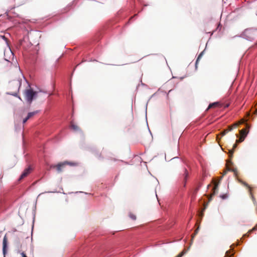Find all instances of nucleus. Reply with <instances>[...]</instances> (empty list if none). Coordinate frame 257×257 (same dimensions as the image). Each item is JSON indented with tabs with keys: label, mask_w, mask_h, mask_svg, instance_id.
<instances>
[{
	"label": "nucleus",
	"mask_w": 257,
	"mask_h": 257,
	"mask_svg": "<svg viewBox=\"0 0 257 257\" xmlns=\"http://www.w3.org/2000/svg\"><path fill=\"white\" fill-rule=\"evenodd\" d=\"M37 92L34 91L32 89H27L25 90L24 95L27 101L31 103L33 98L36 96Z\"/></svg>",
	"instance_id": "nucleus-1"
},
{
	"label": "nucleus",
	"mask_w": 257,
	"mask_h": 257,
	"mask_svg": "<svg viewBox=\"0 0 257 257\" xmlns=\"http://www.w3.org/2000/svg\"><path fill=\"white\" fill-rule=\"evenodd\" d=\"M66 165H69L70 166H75L76 165V164L75 163L65 161L63 163H60L56 165H54L52 167L56 168L58 172L60 173L62 172V168L64 167Z\"/></svg>",
	"instance_id": "nucleus-2"
},
{
	"label": "nucleus",
	"mask_w": 257,
	"mask_h": 257,
	"mask_svg": "<svg viewBox=\"0 0 257 257\" xmlns=\"http://www.w3.org/2000/svg\"><path fill=\"white\" fill-rule=\"evenodd\" d=\"M223 176L222 175V176L220 177L219 179L217 182L214 183V187L212 189V192L211 194L210 197L208 198L209 201H210L212 199V197L215 195L216 193L218 192V186L220 183V181L222 180Z\"/></svg>",
	"instance_id": "nucleus-3"
},
{
	"label": "nucleus",
	"mask_w": 257,
	"mask_h": 257,
	"mask_svg": "<svg viewBox=\"0 0 257 257\" xmlns=\"http://www.w3.org/2000/svg\"><path fill=\"white\" fill-rule=\"evenodd\" d=\"M12 85L15 86V90L14 92H10L9 93L11 94V95H13L14 96H16L17 94V92H18V91L19 89V87H20V83L18 81H15V82H14L12 84Z\"/></svg>",
	"instance_id": "nucleus-4"
},
{
	"label": "nucleus",
	"mask_w": 257,
	"mask_h": 257,
	"mask_svg": "<svg viewBox=\"0 0 257 257\" xmlns=\"http://www.w3.org/2000/svg\"><path fill=\"white\" fill-rule=\"evenodd\" d=\"M31 170L32 169L30 167L25 169L23 173L21 174L19 178V180H22L23 179L27 177L30 173Z\"/></svg>",
	"instance_id": "nucleus-5"
},
{
	"label": "nucleus",
	"mask_w": 257,
	"mask_h": 257,
	"mask_svg": "<svg viewBox=\"0 0 257 257\" xmlns=\"http://www.w3.org/2000/svg\"><path fill=\"white\" fill-rule=\"evenodd\" d=\"M7 243H8V238H7V235H5L3 238V253L4 255L6 253Z\"/></svg>",
	"instance_id": "nucleus-6"
},
{
	"label": "nucleus",
	"mask_w": 257,
	"mask_h": 257,
	"mask_svg": "<svg viewBox=\"0 0 257 257\" xmlns=\"http://www.w3.org/2000/svg\"><path fill=\"white\" fill-rule=\"evenodd\" d=\"M182 176L183 177V182L184 184V186H185L187 180L189 177V172L188 170L185 168L183 170V173L182 174Z\"/></svg>",
	"instance_id": "nucleus-7"
},
{
	"label": "nucleus",
	"mask_w": 257,
	"mask_h": 257,
	"mask_svg": "<svg viewBox=\"0 0 257 257\" xmlns=\"http://www.w3.org/2000/svg\"><path fill=\"white\" fill-rule=\"evenodd\" d=\"M37 111L29 112L27 116L25 119H24L23 123H25L29 119H30V118L34 116L36 114H37Z\"/></svg>",
	"instance_id": "nucleus-8"
},
{
	"label": "nucleus",
	"mask_w": 257,
	"mask_h": 257,
	"mask_svg": "<svg viewBox=\"0 0 257 257\" xmlns=\"http://www.w3.org/2000/svg\"><path fill=\"white\" fill-rule=\"evenodd\" d=\"M221 106V104L218 102H214V103H210L208 108H207L206 110H208L209 109L211 108H213V107H220Z\"/></svg>",
	"instance_id": "nucleus-9"
},
{
	"label": "nucleus",
	"mask_w": 257,
	"mask_h": 257,
	"mask_svg": "<svg viewBox=\"0 0 257 257\" xmlns=\"http://www.w3.org/2000/svg\"><path fill=\"white\" fill-rule=\"evenodd\" d=\"M241 182L242 183V184L244 186H245V187H247L249 189V193H250V195L251 196V199H252L253 201H255V198H254V197L252 195L250 187L246 183H245L244 182L241 181Z\"/></svg>",
	"instance_id": "nucleus-10"
},
{
	"label": "nucleus",
	"mask_w": 257,
	"mask_h": 257,
	"mask_svg": "<svg viewBox=\"0 0 257 257\" xmlns=\"http://www.w3.org/2000/svg\"><path fill=\"white\" fill-rule=\"evenodd\" d=\"M70 127L74 131L77 132L81 131L80 127L76 124H74L72 121L71 122Z\"/></svg>",
	"instance_id": "nucleus-11"
},
{
	"label": "nucleus",
	"mask_w": 257,
	"mask_h": 257,
	"mask_svg": "<svg viewBox=\"0 0 257 257\" xmlns=\"http://www.w3.org/2000/svg\"><path fill=\"white\" fill-rule=\"evenodd\" d=\"M237 143H236L235 144H233L232 149L230 150L229 151V157H230V158H231V157H232V155H233V152H234V149L237 147Z\"/></svg>",
	"instance_id": "nucleus-12"
},
{
	"label": "nucleus",
	"mask_w": 257,
	"mask_h": 257,
	"mask_svg": "<svg viewBox=\"0 0 257 257\" xmlns=\"http://www.w3.org/2000/svg\"><path fill=\"white\" fill-rule=\"evenodd\" d=\"M244 119L240 120L239 122H235L233 123L232 125H231V126H233V129L234 128L237 127V126L239 125V124H241L244 122Z\"/></svg>",
	"instance_id": "nucleus-13"
},
{
	"label": "nucleus",
	"mask_w": 257,
	"mask_h": 257,
	"mask_svg": "<svg viewBox=\"0 0 257 257\" xmlns=\"http://www.w3.org/2000/svg\"><path fill=\"white\" fill-rule=\"evenodd\" d=\"M203 54V52H201L199 55H198V57H197V59L196 61V63H195V66H196V68H197V64L200 60V59L201 58V57H202V55Z\"/></svg>",
	"instance_id": "nucleus-14"
},
{
	"label": "nucleus",
	"mask_w": 257,
	"mask_h": 257,
	"mask_svg": "<svg viewBox=\"0 0 257 257\" xmlns=\"http://www.w3.org/2000/svg\"><path fill=\"white\" fill-rule=\"evenodd\" d=\"M241 136L246 137L247 134L245 129H242L239 131Z\"/></svg>",
	"instance_id": "nucleus-15"
},
{
	"label": "nucleus",
	"mask_w": 257,
	"mask_h": 257,
	"mask_svg": "<svg viewBox=\"0 0 257 257\" xmlns=\"http://www.w3.org/2000/svg\"><path fill=\"white\" fill-rule=\"evenodd\" d=\"M228 170L229 171H232L234 173V174L235 176H237V170L236 168H230L229 167H228Z\"/></svg>",
	"instance_id": "nucleus-16"
},
{
	"label": "nucleus",
	"mask_w": 257,
	"mask_h": 257,
	"mask_svg": "<svg viewBox=\"0 0 257 257\" xmlns=\"http://www.w3.org/2000/svg\"><path fill=\"white\" fill-rule=\"evenodd\" d=\"M187 250L184 249L179 254H178L175 257H182L184 254L186 253Z\"/></svg>",
	"instance_id": "nucleus-17"
},
{
	"label": "nucleus",
	"mask_w": 257,
	"mask_h": 257,
	"mask_svg": "<svg viewBox=\"0 0 257 257\" xmlns=\"http://www.w3.org/2000/svg\"><path fill=\"white\" fill-rule=\"evenodd\" d=\"M245 138V137L240 136L239 139L236 140V143H239L243 142L244 141Z\"/></svg>",
	"instance_id": "nucleus-18"
},
{
	"label": "nucleus",
	"mask_w": 257,
	"mask_h": 257,
	"mask_svg": "<svg viewBox=\"0 0 257 257\" xmlns=\"http://www.w3.org/2000/svg\"><path fill=\"white\" fill-rule=\"evenodd\" d=\"M198 230H199V227H198V228L196 229V230L194 231V233L192 235V236H191V237H192L191 240H193V239L195 237V236L198 233Z\"/></svg>",
	"instance_id": "nucleus-19"
},
{
	"label": "nucleus",
	"mask_w": 257,
	"mask_h": 257,
	"mask_svg": "<svg viewBox=\"0 0 257 257\" xmlns=\"http://www.w3.org/2000/svg\"><path fill=\"white\" fill-rule=\"evenodd\" d=\"M129 216L134 220H135L137 218L136 216L132 213H130Z\"/></svg>",
	"instance_id": "nucleus-20"
},
{
	"label": "nucleus",
	"mask_w": 257,
	"mask_h": 257,
	"mask_svg": "<svg viewBox=\"0 0 257 257\" xmlns=\"http://www.w3.org/2000/svg\"><path fill=\"white\" fill-rule=\"evenodd\" d=\"M229 132V130L226 129V130H224L223 132H222L221 133V136H224L225 135H226L227 133Z\"/></svg>",
	"instance_id": "nucleus-21"
},
{
	"label": "nucleus",
	"mask_w": 257,
	"mask_h": 257,
	"mask_svg": "<svg viewBox=\"0 0 257 257\" xmlns=\"http://www.w3.org/2000/svg\"><path fill=\"white\" fill-rule=\"evenodd\" d=\"M220 197H221L222 199H226V198H227V195L226 194L221 195H220Z\"/></svg>",
	"instance_id": "nucleus-22"
},
{
	"label": "nucleus",
	"mask_w": 257,
	"mask_h": 257,
	"mask_svg": "<svg viewBox=\"0 0 257 257\" xmlns=\"http://www.w3.org/2000/svg\"><path fill=\"white\" fill-rule=\"evenodd\" d=\"M257 230V224H256V225L251 230H250L248 231V233H251L252 231H253L254 230Z\"/></svg>",
	"instance_id": "nucleus-23"
},
{
	"label": "nucleus",
	"mask_w": 257,
	"mask_h": 257,
	"mask_svg": "<svg viewBox=\"0 0 257 257\" xmlns=\"http://www.w3.org/2000/svg\"><path fill=\"white\" fill-rule=\"evenodd\" d=\"M227 130H229V132L232 131L233 130V126H228V128H227Z\"/></svg>",
	"instance_id": "nucleus-24"
},
{
	"label": "nucleus",
	"mask_w": 257,
	"mask_h": 257,
	"mask_svg": "<svg viewBox=\"0 0 257 257\" xmlns=\"http://www.w3.org/2000/svg\"><path fill=\"white\" fill-rule=\"evenodd\" d=\"M229 170H228V166H227V170L224 171V172L223 173V174H222V176H224L227 172V171H228Z\"/></svg>",
	"instance_id": "nucleus-25"
},
{
	"label": "nucleus",
	"mask_w": 257,
	"mask_h": 257,
	"mask_svg": "<svg viewBox=\"0 0 257 257\" xmlns=\"http://www.w3.org/2000/svg\"><path fill=\"white\" fill-rule=\"evenodd\" d=\"M226 255L228 256H230L231 255H232V254H230V251H227L226 252Z\"/></svg>",
	"instance_id": "nucleus-26"
},
{
	"label": "nucleus",
	"mask_w": 257,
	"mask_h": 257,
	"mask_svg": "<svg viewBox=\"0 0 257 257\" xmlns=\"http://www.w3.org/2000/svg\"><path fill=\"white\" fill-rule=\"evenodd\" d=\"M21 254L22 255V257H27L24 252H21Z\"/></svg>",
	"instance_id": "nucleus-27"
},
{
	"label": "nucleus",
	"mask_w": 257,
	"mask_h": 257,
	"mask_svg": "<svg viewBox=\"0 0 257 257\" xmlns=\"http://www.w3.org/2000/svg\"><path fill=\"white\" fill-rule=\"evenodd\" d=\"M2 38L3 39H5V40H7V39L6 38V37H5L4 36H2Z\"/></svg>",
	"instance_id": "nucleus-28"
},
{
	"label": "nucleus",
	"mask_w": 257,
	"mask_h": 257,
	"mask_svg": "<svg viewBox=\"0 0 257 257\" xmlns=\"http://www.w3.org/2000/svg\"><path fill=\"white\" fill-rule=\"evenodd\" d=\"M229 163L231 164L232 163H231L230 161H227V164H228Z\"/></svg>",
	"instance_id": "nucleus-29"
},
{
	"label": "nucleus",
	"mask_w": 257,
	"mask_h": 257,
	"mask_svg": "<svg viewBox=\"0 0 257 257\" xmlns=\"http://www.w3.org/2000/svg\"><path fill=\"white\" fill-rule=\"evenodd\" d=\"M255 113L257 114V109L255 111Z\"/></svg>",
	"instance_id": "nucleus-30"
},
{
	"label": "nucleus",
	"mask_w": 257,
	"mask_h": 257,
	"mask_svg": "<svg viewBox=\"0 0 257 257\" xmlns=\"http://www.w3.org/2000/svg\"><path fill=\"white\" fill-rule=\"evenodd\" d=\"M236 137H238V135L237 134L236 135Z\"/></svg>",
	"instance_id": "nucleus-31"
},
{
	"label": "nucleus",
	"mask_w": 257,
	"mask_h": 257,
	"mask_svg": "<svg viewBox=\"0 0 257 257\" xmlns=\"http://www.w3.org/2000/svg\"><path fill=\"white\" fill-rule=\"evenodd\" d=\"M210 186V185H208V188Z\"/></svg>",
	"instance_id": "nucleus-32"
},
{
	"label": "nucleus",
	"mask_w": 257,
	"mask_h": 257,
	"mask_svg": "<svg viewBox=\"0 0 257 257\" xmlns=\"http://www.w3.org/2000/svg\"><path fill=\"white\" fill-rule=\"evenodd\" d=\"M198 188H197L196 189V192L198 191Z\"/></svg>",
	"instance_id": "nucleus-33"
},
{
	"label": "nucleus",
	"mask_w": 257,
	"mask_h": 257,
	"mask_svg": "<svg viewBox=\"0 0 257 257\" xmlns=\"http://www.w3.org/2000/svg\"><path fill=\"white\" fill-rule=\"evenodd\" d=\"M213 182H214V183H215V181H214V180H213ZM215 182H216L215 181Z\"/></svg>",
	"instance_id": "nucleus-34"
}]
</instances>
